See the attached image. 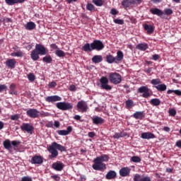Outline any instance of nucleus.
I'll list each match as a JSON object with an SVG mask.
<instances>
[{"instance_id": "nucleus-1", "label": "nucleus", "mask_w": 181, "mask_h": 181, "mask_svg": "<svg viewBox=\"0 0 181 181\" xmlns=\"http://www.w3.org/2000/svg\"><path fill=\"white\" fill-rule=\"evenodd\" d=\"M47 49L43 45L36 44L35 48L30 53V57L33 62H36L40 59L39 54L45 56L47 54Z\"/></svg>"}, {"instance_id": "nucleus-2", "label": "nucleus", "mask_w": 181, "mask_h": 181, "mask_svg": "<svg viewBox=\"0 0 181 181\" xmlns=\"http://www.w3.org/2000/svg\"><path fill=\"white\" fill-rule=\"evenodd\" d=\"M47 151L51 153L49 158L53 159L59 156V151H60V152H66V148L57 142H52L51 145L48 146Z\"/></svg>"}, {"instance_id": "nucleus-3", "label": "nucleus", "mask_w": 181, "mask_h": 181, "mask_svg": "<svg viewBox=\"0 0 181 181\" xmlns=\"http://www.w3.org/2000/svg\"><path fill=\"white\" fill-rule=\"evenodd\" d=\"M123 59L124 53L122 51H117L116 57H114L111 54L106 56V62H107L109 64H112V63H116L117 64H118V63L122 62Z\"/></svg>"}, {"instance_id": "nucleus-4", "label": "nucleus", "mask_w": 181, "mask_h": 181, "mask_svg": "<svg viewBox=\"0 0 181 181\" xmlns=\"http://www.w3.org/2000/svg\"><path fill=\"white\" fill-rule=\"evenodd\" d=\"M109 80L112 84H119L122 81V77L117 72H111L109 75Z\"/></svg>"}, {"instance_id": "nucleus-5", "label": "nucleus", "mask_w": 181, "mask_h": 181, "mask_svg": "<svg viewBox=\"0 0 181 181\" xmlns=\"http://www.w3.org/2000/svg\"><path fill=\"white\" fill-rule=\"evenodd\" d=\"M100 87L103 90H106V91H110L112 90V86L108 84L109 81L107 76H102L100 79Z\"/></svg>"}, {"instance_id": "nucleus-6", "label": "nucleus", "mask_w": 181, "mask_h": 181, "mask_svg": "<svg viewBox=\"0 0 181 181\" xmlns=\"http://www.w3.org/2000/svg\"><path fill=\"white\" fill-rule=\"evenodd\" d=\"M56 107L58 110H62V111H67L69 110H72L73 104L66 102H59L56 104Z\"/></svg>"}, {"instance_id": "nucleus-7", "label": "nucleus", "mask_w": 181, "mask_h": 181, "mask_svg": "<svg viewBox=\"0 0 181 181\" xmlns=\"http://www.w3.org/2000/svg\"><path fill=\"white\" fill-rule=\"evenodd\" d=\"M142 3V0H123L122 1V6L124 8H129L135 5H139Z\"/></svg>"}, {"instance_id": "nucleus-8", "label": "nucleus", "mask_w": 181, "mask_h": 181, "mask_svg": "<svg viewBox=\"0 0 181 181\" xmlns=\"http://www.w3.org/2000/svg\"><path fill=\"white\" fill-rule=\"evenodd\" d=\"M93 162L94 163L92 165V168L94 170H104L107 169V166L104 163H101V161H98L95 158H94Z\"/></svg>"}, {"instance_id": "nucleus-9", "label": "nucleus", "mask_w": 181, "mask_h": 181, "mask_svg": "<svg viewBox=\"0 0 181 181\" xmlns=\"http://www.w3.org/2000/svg\"><path fill=\"white\" fill-rule=\"evenodd\" d=\"M76 108L79 112H87V110H88V105L86 101L81 100L77 103Z\"/></svg>"}, {"instance_id": "nucleus-10", "label": "nucleus", "mask_w": 181, "mask_h": 181, "mask_svg": "<svg viewBox=\"0 0 181 181\" xmlns=\"http://www.w3.org/2000/svg\"><path fill=\"white\" fill-rule=\"evenodd\" d=\"M21 131H23L24 132H27L28 134H30L32 135L33 134V129L35 128L32 124L29 123H23V124L21 126Z\"/></svg>"}, {"instance_id": "nucleus-11", "label": "nucleus", "mask_w": 181, "mask_h": 181, "mask_svg": "<svg viewBox=\"0 0 181 181\" xmlns=\"http://www.w3.org/2000/svg\"><path fill=\"white\" fill-rule=\"evenodd\" d=\"M92 48L93 50H98L100 52V50L104 49V43L100 40H95L92 42Z\"/></svg>"}, {"instance_id": "nucleus-12", "label": "nucleus", "mask_w": 181, "mask_h": 181, "mask_svg": "<svg viewBox=\"0 0 181 181\" xmlns=\"http://www.w3.org/2000/svg\"><path fill=\"white\" fill-rule=\"evenodd\" d=\"M26 115L30 118H37L40 115V112L37 109H29L27 110Z\"/></svg>"}, {"instance_id": "nucleus-13", "label": "nucleus", "mask_w": 181, "mask_h": 181, "mask_svg": "<svg viewBox=\"0 0 181 181\" xmlns=\"http://www.w3.org/2000/svg\"><path fill=\"white\" fill-rule=\"evenodd\" d=\"M30 163L33 165H42L43 163V158L40 156H35L31 158Z\"/></svg>"}, {"instance_id": "nucleus-14", "label": "nucleus", "mask_w": 181, "mask_h": 181, "mask_svg": "<svg viewBox=\"0 0 181 181\" xmlns=\"http://www.w3.org/2000/svg\"><path fill=\"white\" fill-rule=\"evenodd\" d=\"M129 173H131L130 168L124 167L119 170V175L122 177H127V176H129Z\"/></svg>"}, {"instance_id": "nucleus-15", "label": "nucleus", "mask_w": 181, "mask_h": 181, "mask_svg": "<svg viewBox=\"0 0 181 181\" xmlns=\"http://www.w3.org/2000/svg\"><path fill=\"white\" fill-rule=\"evenodd\" d=\"M47 103H56L57 101H62V98L58 95L48 96L45 98Z\"/></svg>"}, {"instance_id": "nucleus-16", "label": "nucleus", "mask_w": 181, "mask_h": 181, "mask_svg": "<svg viewBox=\"0 0 181 181\" xmlns=\"http://www.w3.org/2000/svg\"><path fill=\"white\" fill-rule=\"evenodd\" d=\"M6 66L8 69H15L16 66V60L15 59H8L6 62Z\"/></svg>"}, {"instance_id": "nucleus-17", "label": "nucleus", "mask_w": 181, "mask_h": 181, "mask_svg": "<svg viewBox=\"0 0 181 181\" xmlns=\"http://www.w3.org/2000/svg\"><path fill=\"white\" fill-rule=\"evenodd\" d=\"M71 131H73V127L69 126L66 128V130H59L57 132V134H58V135H61L62 136H64L66 135H69V134H70V132H71Z\"/></svg>"}, {"instance_id": "nucleus-18", "label": "nucleus", "mask_w": 181, "mask_h": 181, "mask_svg": "<svg viewBox=\"0 0 181 181\" xmlns=\"http://www.w3.org/2000/svg\"><path fill=\"white\" fill-rule=\"evenodd\" d=\"M142 139H153L155 138V134L151 132H144L141 135Z\"/></svg>"}, {"instance_id": "nucleus-19", "label": "nucleus", "mask_w": 181, "mask_h": 181, "mask_svg": "<svg viewBox=\"0 0 181 181\" xmlns=\"http://www.w3.org/2000/svg\"><path fill=\"white\" fill-rule=\"evenodd\" d=\"M91 119L95 125H100V124L104 123V119L98 116L91 117Z\"/></svg>"}, {"instance_id": "nucleus-20", "label": "nucleus", "mask_w": 181, "mask_h": 181, "mask_svg": "<svg viewBox=\"0 0 181 181\" xmlns=\"http://www.w3.org/2000/svg\"><path fill=\"white\" fill-rule=\"evenodd\" d=\"M52 168V169H54V170H58V172H60L61 170H63L64 165L62 163H54Z\"/></svg>"}, {"instance_id": "nucleus-21", "label": "nucleus", "mask_w": 181, "mask_h": 181, "mask_svg": "<svg viewBox=\"0 0 181 181\" xmlns=\"http://www.w3.org/2000/svg\"><path fill=\"white\" fill-rule=\"evenodd\" d=\"M115 177H117V173L114 170L109 171L105 175V179L107 180L115 179Z\"/></svg>"}, {"instance_id": "nucleus-22", "label": "nucleus", "mask_w": 181, "mask_h": 181, "mask_svg": "<svg viewBox=\"0 0 181 181\" xmlns=\"http://www.w3.org/2000/svg\"><path fill=\"white\" fill-rule=\"evenodd\" d=\"M95 159L103 163V162H108V160H110V157L106 154H103L100 156L96 157Z\"/></svg>"}, {"instance_id": "nucleus-23", "label": "nucleus", "mask_w": 181, "mask_h": 181, "mask_svg": "<svg viewBox=\"0 0 181 181\" xmlns=\"http://www.w3.org/2000/svg\"><path fill=\"white\" fill-rule=\"evenodd\" d=\"M150 12L151 13H152V15H157V16H162L164 13L163 11H162V10L158 8L150 9Z\"/></svg>"}, {"instance_id": "nucleus-24", "label": "nucleus", "mask_w": 181, "mask_h": 181, "mask_svg": "<svg viewBox=\"0 0 181 181\" xmlns=\"http://www.w3.org/2000/svg\"><path fill=\"white\" fill-rule=\"evenodd\" d=\"M5 2L6 4H7V5L12 6L16 4H23V2H25V0H5Z\"/></svg>"}, {"instance_id": "nucleus-25", "label": "nucleus", "mask_w": 181, "mask_h": 181, "mask_svg": "<svg viewBox=\"0 0 181 181\" xmlns=\"http://www.w3.org/2000/svg\"><path fill=\"white\" fill-rule=\"evenodd\" d=\"M136 47V49H138V50H141V52H145V50H146V49L149 47V45H148V44L146 43H140L137 45Z\"/></svg>"}, {"instance_id": "nucleus-26", "label": "nucleus", "mask_w": 181, "mask_h": 181, "mask_svg": "<svg viewBox=\"0 0 181 181\" xmlns=\"http://www.w3.org/2000/svg\"><path fill=\"white\" fill-rule=\"evenodd\" d=\"M82 50L83 52H93V45L92 43H86L82 47Z\"/></svg>"}, {"instance_id": "nucleus-27", "label": "nucleus", "mask_w": 181, "mask_h": 181, "mask_svg": "<svg viewBox=\"0 0 181 181\" xmlns=\"http://www.w3.org/2000/svg\"><path fill=\"white\" fill-rule=\"evenodd\" d=\"M92 62L95 64L101 63L103 62V56L101 55H95L92 57Z\"/></svg>"}, {"instance_id": "nucleus-28", "label": "nucleus", "mask_w": 181, "mask_h": 181, "mask_svg": "<svg viewBox=\"0 0 181 181\" xmlns=\"http://www.w3.org/2000/svg\"><path fill=\"white\" fill-rule=\"evenodd\" d=\"M25 28L27 30H33L35 28H36V24L35 23L30 21L26 23L25 25Z\"/></svg>"}, {"instance_id": "nucleus-29", "label": "nucleus", "mask_w": 181, "mask_h": 181, "mask_svg": "<svg viewBox=\"0 0 181 181\" xmlns=\"http://www.w3.org/2000/svg\"><path fill=\"white\" fill-rule=\"evenodd\" d=\"M149 103L151 105H153L154 107H158V105H160V100H159V98H153L149 100Z\"/></svg>"}, {"instance_id": "nucleus-30", "label": "nucleus", "mask_w": 181, "mask_h": 181, "mask_svg": "<svg viewBox=\"0 0 181 181\" xmlns=\"http://www.w3.org/2000/svg\"><path fill=\"white\" fill-rule=\"evenodd\" d=\"M158 91H166L167 86L165 83H159L158 86H154Z\"/></svg>"}, {"instance_id": "nucleus-31", "label": "nucleus", "mask_w": 181, "mask_h": 181, "mask_svg": "<svg viewBox=\"0 0 181 181\" xmlns=\"http://www.w3.org/2000/svg\"><path fill=\"white\" fill-rule=\"evenodd\" d=\"M144 29L147 31V33L148 35H151V33H153V27L151 25L145 24Z\"/></svg>"}, {"instance_id": "nucleus-32", "label": "nucleus", "mask_w": 181, "mask_h": 181, "mask_svg": "<svg viewBox=\"0 0 181 181\" xmlns=\"http://www.w3.org/2000/svg\"><path fill=\"white\" fill-rule=\"evenodd\" d=\"M133 117L136 119H141L144 117V112H136L134 113Z\"/></svg>"}, {"instance_id": "nucleus-33", "label": "nucleus", "mask_w": 181, "mask_h": 181, "mask_svg": "<svg viewBox=\"0 0 181 181\" xmlns=\"http://www.w3.org/2000/svg\"><path fill=\"white\" fill-rule=\"evenodd\" d=\"M137 91L140 94H144V93H146V91H149V88H148V86H141L138 88Z\"/></svg>"}, {"instance_id": "nucleus-34", "label": "nucleus", "mask_w": 181, "mask_h": 181, "mask_svg": "<svg viewBox=\"0 0 181 181\" xmlns=\"http://www.w3.org/2000/svg\"><path fill=\"white\" fill-rule=\"evenodd\" d=\"M135 105L134 104V101L132 100H126V107L127 110L132 108Z\"/></svg>"}, {"instance_id": "nucleus-35", "label": "nucleus", "mask_w": 181, "mask_h": 181, "mask_svg": "<svg viewBox=\"0 0 181 181\" xmlns=\"http://www.w3.org/2000/svg\"><path fill=\"white\" fill-rule=\"evenodd\" d=\"M52 60L53 59H52L50 55L45 56L42 58V62H44V63L50 64L52 63Z\"/></svg>"}, {"instance_id": "nucleus-36", "label": "nucleus", "mask_w": 181, "mask_h": 181, "mask_svg": "<svg viewBox=\"0 0 181 181\" xmlns=\"http://www.w3.org/2000/svg\"><path fill=\"white\" fill-rule=\"evenodd\" d=\"M13 57H23V52L22 51H18L16 52H13L11 54Z\"/></svg>"}, {"instance_id": "nucleus-37", "label": "nucleus", "mask_w": 181, "mask_h": 181, "mask_svg": "<svg viewBox=\"0 0 181 181\" xmlns=\"http://www.w3.org/2000/svg\"><path fill=\"white\" fill-rule=\"evenodd\" d=\"M55 54L58 57H64L66 56V54L64 53V52L63 50H60V49H57L55 51Z\"/></svg>"}, {"instance_id": "nucleus-38", "label": "nucleus", "mask_w": 181, "mask_h": 181, "mask_svg": "<svg viewBox=\"0 0 181 181\" xmlns=\"http://www.w3.org/2000/svg\"><path fill=\"white\" fill-rule=\"evenodd\" d=\"M92 2L96 6H103L104 5V1L103 0H93Z\"/></svg>"}, {"instance_id": "nucleus-39", "label": "nucleus", "mask_w": 181, "mask_h": 181, "mask_svg": "<svg viewBox=\"0 0 181 181\" xmlns=\"http://www.w3.org/2000/svg\"><path fill=\"white\" fill-rule=\"evenodd\" d=\"M3 145L5 148V149H8V150L11 149V141H9V140L4 141L3 143Z\"/></svg>"}, {"instance_id": "nucleus-40", "label": "nucleus", "mask_w": 181, "mask_h": 181, "mask_svg": "<svg viewBox=\"0 0 181 181\" xmlns=\"http://www.w3.org/2000/svg\"><path fill=\"white\" fill-rule=\"evenodd\" d=\"M15 88H16V86L15 84L11 83L9 86V94H16V91H15Z\"/></svg>"}, {"instance_id": "nucleus-41", "label": "nucleus", "mask_w": 181, "mask_h": 181, "mask_svg": "<svg viewBox=\"0 0 181 181\" xmlns=\"http://www.w3.org/2000/svg\"><path fill=\"white\" fill-rule=\"evenodd\" d=\"M160 83V79L159 78L152 79L151 81V84H153V86H159Z\"/></svg>"}, {"instance_id": "nucleus-42", "label": "nucleus", "mask_w": 181, "mask_h": 181, "mask_svg": "<svg viewBox=\"0 0 181 181\" xmlns=\"http://www.w3.org/2000/svg\"><path fill=\"white\" fill-rule=\"evenodd\" d=\"M131 161L134 162V163H139V162H141V158L138 156H132L131 158Z\"/></svg>"}, {"instance_id": "nucleus-43", "label": "nucleus", "mask_w": 181, "mask_h": 181, "mask_svg": "<svg viewBox=\"0 0 181 181\" xmlns=\"http://www.w3.org/2000/svg\"><path fill=\"white\" fill-rule=\"evenodd\" d=\"M4 91H8V86L5 84H0V93H4Z\"/></svg>"}, {"instance_id": "nucleus-44", "label": "nucleus", "mask_w": 181, "mask_h": 181, "mask_svg": "<svg viewBox=\"0 0 181 181\" xmlns=\"http://www.w3.org/2000/svg\"><path fill=\"white\" fill-rule=\"evenodd\" d=\"M134 181H142V177L139 174H136L133 177Z\"/></svg>"}, {"instance_id": "nucleus-45", "label": "nucleus", "mask_w": 181, "mask_h": 181, "mask_svg": "<svg viewBox=\"0 0 181 181\" xmlns=\"http://www.w3.org/2000/svg\"><path fill=\"white\" fill-rule=\"evenodd\" d=\"M124 134L123 133L120 132V133H115L113 136V138H115V139H119V138H123Z\"/></svg>"}, {"instance_id": "nucleus-46", "label": "nucleus", "mask_w": 181, "mask_h": 181, "mask_svg": "<svg viewBox=\"0 0 181 181\" xmlns=\"http://www.w3.org/2000/svg\"><path fill=\"white\" fill-rule=\"evenodd\" d=\"M86 9L87 11H94L95 9L94 5H93L92 4H88L86 5Z\"/></svg>"}, {"instance_id": "nucleus-47", "label": "nucleus", "mask_w": 181, "mask_h": 181, "mask_svg": "<svg viewBox=\"0 0 181 181\" xmlns=\"http://www.w3.org/2000/svg\"><path fill=\"white\" fill-rule=\"evenodd\" d=\"M164 13L165 15H172V13H173V10L171 8H165L164 10Z\"/></svg>"}, {"instance_id": "nucleus-48", "label": "nucleus", "mask_w": 181, "mask_h": 181, "mask_svg": "<svg viewBox=\"0 0 181 181\" xmlns=\"http://www.w3.org/2000/svg\"><path fill=\"white\" fill-rule=\"evenodd\" d=\"M114 22L117 25H124V20L116 18L114 20Z\"/></svg>"}, {"instance_id": "nucleus-49", "label": "nucleus", "mask_w": 181, "mask_h": 181, "mask_svg": "<svg viewBox=\"0 0 181 181\" xmlns=\"http://www.w3.org/2000/svg\"><path fill=\"white\" fill-rule=\"evenodd\" d=\"M29 81H35V75L33 74H29L28 75Z\"/></svg>"}, {"instance_id": "nucleus-50", "label": "nucleus", "mask_w": 181, "mask_h": 181, "mask_svg": "<svg viewBox=\"0 0 181 181\" xmlns=\"http://www.w3.org/2000/svg\"><path fill=\"white\" fill-rule=\"evenodd\" d=\"M57 86V83H56L54 81H52L48 84L49 88H54Z\"/></svg>"}, {"instance_id": "nucleus-51", "label": "nucleus", "mask_w": 181, "mask_h": 181, "mask_svg": "<svg viewBox=\"0 0 181 181\" xmlns=\"http://www.w3.org/2000/svg\"><path fill=\"white\" fill-rule=\"evenodd\" d=\"M11 119L12 121H18L19 119V115H13L11 116Z\"/></svg>"}, {"instance_id": "nucleus-52", "label": "nucleus", "mask_w": 181, "mask_h": 181, "mask_svg": "<svg viewBox=\"0 0 181 181\" xmlns=\"http://www.w3.org/2000/svg\"><path fill=\"white\" fill-rule=\"evenodd\" d=\"M32 177L29 176H24L21 178V181H32Z\"/></svg>"}, {"instance_id": "nucleus-53", "label": "nucleus", "mask_w": 181, "mask_h": 181, "mask_svg": "<svg viewBox=\"0 0 181 181\" xmlns=\"http://www.w3.org/2000/svg\"><path fill=\"white\" fill-rule=\"evenodd\" d=\"M169 114L171 117H175V115H176V110L175 109H171L169 110Z\"/></svg>"}, {"instance_id": "nucleus-54", "label": "nucleus", "mask_w": 181, "mask_h": 181, "mask_svg": "<svg viewBox=\"0 0 181 181\" xmlns=\"http://www.w3.org/2000/svg\"><path fill=\"white\" fill-rule=\"evenodd\" d=\"M11 145L13 146H18V145H21V141H11Z\"/></svg>"}, {"instance_id": "nucleus-55", "label": "nucleus", "mask_w": 181, "mask_h": 181, "mask_svg": "<svg viewBox=\"0 0 181 181\" xmlns=\"http://www.w3.org/2000/svg\"><path fill=\"white\" fill-rule=\"evenodd\" d=\"M142 97H144V98H148V97H151V93H149V91H146L143 93Z\"/></svg>"}, {"instance_id": "nucleus-56", "label": "nucleus", "mask_w": 181, "mask_h": 181, "mask_svg": "<svg viewBox=\"0 0 181 181\" xmlns=\"http://www.w3.org/2000/svg\"><path fill=\"white\" fill-rule=\"evenodd\" d=\"M52 178L54 179V180L60 181V177L57 175H52Z\"/></svg>"}, {"instance_id": "nucleus-57", "label": "nucleus", "mask_w": 181, "mask_h": 181, "mask_svg": "<svg viewBox=\"0 0 181 181\" xmlns=\"http://www.w3.org/2000/svg\"><path fill=\"white\" fill-rule=\"evenodd\" d=\"M110 13H111V15H117L118 11L115 8H112L110 11Z\"/></svg>"}, {"instance_id": "nucleus-58", "label": "nucleus", "mask_w": 181, "mask_h": 181, "mask_svg": "<svg viewBox=\"0 0 181 181\" xmlns=\"http://www.w3.org/2000/svg\"><path fill=\"white\" fill-rule=\"evenodd\" d=\"M151 59L152 60H155V62H156V60H159V55L157 54H155L153 55Z\"/></svg>"}, {"instance_id": "nucleus-59", "label": "nucleus", "mask_w": 181, "mask_h": 181, "mask_svg": "<svg viewBox=\"0 0 181 181\" xmlns=\"http://www.w3.org/2000/svg\"><path fill=\"white\" fill-rule=\"evenodd\" d=\"M88 136H89V138H94L95 136V133H94V132H90L88 134Z\"/></svg>"}, {"instance_id": "nucleus-60", "label": "nucleus", "mask_w": 181, "mask_h": 181, "mask_svg": "<svg viewBox=\"0 0 181 181\" xmlns=\"http://www.w3.org/2000/svg\"><path fill=\"white\" fill-rule=\"evenodd\" d=\"M76 86L74 85H71L70 87H69V90L70 91H76Z\"/></svg>"}, {"instance_id": "nucleus-61", "label": "nucleus", "mask_w": 181, "mask_h": 181, "mask_svg": "<svg viewBox=\"0 0 181 181\" xmlns=\"http://www.w3.org/2000/svg\"><path fill=\"white\" fill-rule=\"evenodd\" d=\"M81 119V116L78 115H76L74 117V119H76V121H80V119Z\"/></svg>"}, {"instance_id": "nucleus-62", "label": "nucleus", "mask_w": 181, "mask_h": 181, "mask_svg": "<svg viewBox=\"0 0 181 181\" xmlns=\"http://www.w3.org/2000/svg\"><path fill=\"white\" fill-rule=\"evenodd\" d=\"M141 181H151V180L150 177L146 176V177H142Z\"/></svg>"}, {"instance_id": "nucleus-63", "label": "nucleus", "mask_w": 181, "mask_h": 181, "mask_svg": "<svg viewBox=\"0 0 181 181\" xmlns=\"http://www.w3.org/2000/svg\"><path fill=\"white\" fill-rule=\"evenodd\" d=\"M175 146H177V148H181V140L177 141L175 143Z\"/></svg>"}, {"instance_id": "nucleus-64", "label": "nucleus", "mask_w": 181, "mask_h": 181, "mask_svg": "<svg viewBox=\"0 0 181 181\" xmlns=\"http://www.w3.org/2000/svg\"><path fill=\"white\" fill-rule=\"evenodd\" d=\"M174 93L176 94V95H181V91L179 90H175Z\"/></svg>"}]
</instances>
